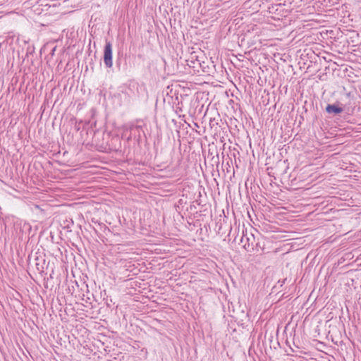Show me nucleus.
Instances as JSON below:
<instances>
[{
    "label": "nucleus",
    "instance_id": "1",
    "mask_svg": "<svg viewBox=\"0 0 361 361\" xmlns=\"http://www.w3.org/2000/svg\"><path fill=\"white\" fill-rule=\"evenodd\" d=\"M104 63L106 68H111L113 66L112 60V44L111 42L106 41L104 48Z\"/></svg>",
    "mask_w": 361,
    "mask_h": 361
},
{
    "label": "nucleus",
    "instance_id": "2",
    "mask_svg": "<svg viewBox=\"0 0 361 361\" xmlns=\"http://www.w3.org/2000/svg\"><path fill=\"white\" fill-rule=\"evenodd\" d=\"M345 111V106L340 102H336L334 104H328L325 108V111L331 116L339 115Z\"/></svg>",
    "mask_w": 361,
    "mask_h": 361
},
{
    "label": "nucleus",
    "instance_id": "3",
    "mask_svg": "<svg viewBox=\"0 0 361 361\" xmlns=\"http://www.w3.org/2000/svg\"><path fill=\"white\" fill-rule=\"evenodd\" d=\"M35 267L37 270L42 274L44 271V268L46 266L45 259L42 257H36L35 259Z\"/></svg>",
    "mask_w": 361,
    "mask_h": 361
},
{
    "label": "nucleus",
    "instance_id": "4",
    "mask_svg": "<svg viewBox=\"0 0 361 361\" xmlns=\"http://www.w3.org/2000/svg\"><path fill=\"white\" fill-rule=\"evenodd\" d=\"M85 288H86V290H87V298H82V300H85L86 302L91 303V298L89 295L90 292L88 290L87 285L85 286Z\"/></svg>",
    "mask_w": 361,
    "mask_h": 361
},
{
    "label": "nucleus",
    "instance_id": "5",
    "mask_svg": "<svg viewBox=\"0 0 361 361\" xmlns=\"http://www.w3.org/2000/svg\"><path fill=\"white\" fill-rule=\"evenodd\" d=\"M286 281V279H283L281 281L280 280H279L278 283L280 284V286L281 287L283 285V283H285Z\"/></svg>",
    "mask_w": 361,
    "mask_h": 361
},
{
    "label": "nucleus",
    "instance_id": "6",
    "mask_svg": "<svg viewBox=\"0 0 361 361\" xmlns=\"http://www.w3.org/2000/svg\"><path fill=\"white\" fill-rule=\"evenodd\" d=\"M111 140H112V141H118L119 142H121L120 139H119V137H113V138L111 139Z\"/></svg>",
    "mask_w": 361,
    "mask_h": 361
},
{
    "label": "nucleus",
    "instance_id": "7",
    "mask_svg": "<svg viewBox=\"0 0 361 361\" xmlns=\"http://www.w3.org/2000/svg\"><path fill=\"white\" fill-rule=\"evenodd\" d=\"M195 209H196V207H195L194 204H191V205L190 206V211H193V210H195Z\"/></svg>",
    "mask_w": 361,
    "mask_h": 361
},
{
    "label": "nucleus",
    "instance_id": "8",
    "mask_svg": "<svg viewBox=\"0 0 361 361\" xmlns=\"http://www.w3.org/2000/svg\"><path fill=\"white\" fill-rule=\"evenodd\" d=\"M190 63H192L193 65H190V66H192L193 68H195V61H193V60H191V61H190Z\"/></svg>",
    "mask_w": 361,
    "mask_h": 361
},
{
    "label": "nucleus",
    "instance_id": "9",
    "mask_svg": "<svg viewBox=\"0 0 361 361\" xmlns=\"http://www.w3.org/2000/svg\"><path fill=\"white\" fill-rule=\"evenodd\" d=\"M196 61L198 62L199 65L201 66V63L199 62V60H197V59H196Z\"/></svg>",
    "mask_w": 361,
    "mask_h": 361
},
{
    "label": "nucleus",
    "instance_id": "10",
    "mask_svg": "<svg viewBox=\"0 0 361 361\" xmlns=\"http://www.w3.org/2000/svg\"><path fill=\"white\" fill-rule=\"evenodd\" d=\"M85 297H86V298H87V295L82 294V298H85Z\"/></svg>",
    "mask_w": 361,
    "mask_h": 361
}]
</instances>
